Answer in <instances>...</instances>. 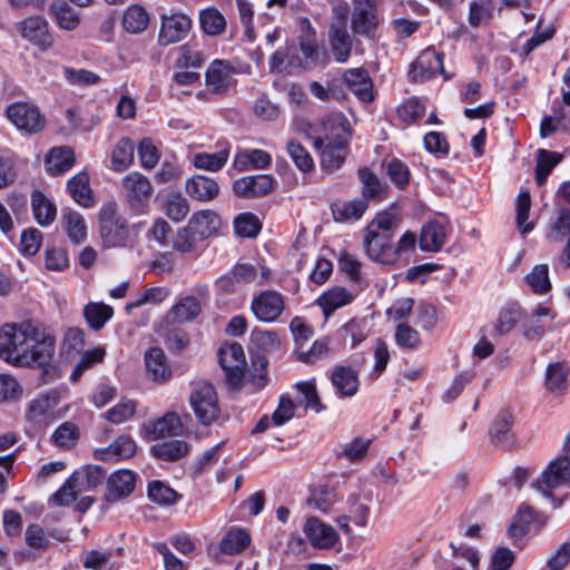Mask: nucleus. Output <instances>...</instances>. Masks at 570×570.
Wrapping results in <instances>:
<instances>
[{
	"instance_id": "1",
	"label": "nucleus",
	"mask_w": 570,
	"mask_h": 570,
	"mask_svg": "<svg viewBox=\"0 0 570 570\" xmlns=\"http://www.w3.org/2000/svg\"><path fill=\"white\" fill-rule=\"evenodd\" d=\"M53 340L32 323L6 324L0 328V356L14 364L43 363L51 354Z\"/></svg>"
},
{
	"instance_id": "2",
	"label": "nucleus",
	"mask_w": 570,
	"mask_h": 570,
	"mask_svg": "<svg viewBox=\"0 0 570 570\" xmlns=\"http://www.w3.org/2000/svg\"><path fill=\"white\" fill-rule=\"evenodd\" d=\"M396 216L392 212H381L368 223L364 230L363 246L366 255L381 263L389 262V252H391V242L393 238V227Z\"/></svg>"
},
{
	"instance_id": "3",
	"label": "nucleus",
	"mask_w": 570,
	"mask_h": 570,
	"mask_svg": "<svg viewBox=\"0 0 570 570\" xmlns=\"http://www.w3.org/2000/svg\"><path fill=\"white\" fill-rule=\"evenodd\" d=\"M100 235L105 246L124 247L129 240V225L127 220L117 214L115 203H106L99 212Z\"/></svg>"
},
{
	"instance_id": "4",
	"label": "nucleus",
	"mask_w": 570,
	"mask_h": 570,
	"mask_svg": "<svg viewBox=\"0 0 570 570\" xmlns=\"http://www.w3.org/2000/svg\"><path fill=\"white\" fill-rule=\"evenodd\" d=\"M189 404L198 422L203 425H209L219 417L220 406L217 392L207 382H198L193 386Z\"/></svg>"
},
{
	"instance_id": "5",
	"label": "nucleus",
	"mask_w": 570,
	"mask_h": 570,
	"mask_svg": "<svg viewBox=\"0 0 570 570\" xmlns=\"http://www.w3.org/2000/svg\"><path fill=\"white\" fill-rule=\"evenodd\" d=\"M68 389H52L29 402L24 417L35 428L41 429L53 421V409L67 397Z\"/></svg>"
},
{
	"instance_id": "6",
	"label": "nucleus",
	"mask_w": 570,
	"mask_h": 570,
	"mask_svg": "<svg viewBox=\"0 0 570 570\" xmlns=\"http://www.w3.org/2000/svg\"><path fill=\"white\" fill-rule=\"evenodd\" d=\"M121 191L129 208L145 214L154 193L151 181L139 171H131L121 179Z\"/></svg>"
},
{
	"instance_id": "7",
	"label": "nucleus",
	"mask_w": 570,
	"mask_h": 570,
	"mask_svg": "<svg viewBox=\"0 0 570 570\" xmlns=\"http://www.w3.org/2000/svg\"><path fill=\"white\" fill-rule=\"evenodd\" d=\"M191 27L193 21L186 13L161 14L157 41L161 47L181 42L188 37Z\"/></svg>"
},
{
	"instance_id": "8",
	"label": "nucleus",
	"mask_w": 570,
	"mask_h": 570,
	"mask_svg": "<svg viewBox=\"0 0 570 570\" xmlns=\"http://www.w3.org/2000/svg\"><path fill=\"white\" fill-rule=\"evenodd\" d=\"M8 119L19 129L28 134H37L45 128V117L37 106L18 101L8 106Z\"/></svg>"
},
{
	"instance_id": "9",
	"label": "nucleus",
	"mask_w": 570,
	"mask_h": 570,
	"mask_svg": "<svg viewBox=\"0 0 570 570\" xmlns=\"http://www.w3.org/2000/svg\"><path fill=\"white\" fill-rule=\"evenodd\" d=\"M219 364L225 372L227 381L230 385H238L245 374L246 358L240 344L228 343L219 348Z\"/></svg>"
},
{
	"instance_id": "10",
	"label": "nucleus",
	"mask_w": 570,
	"mask_h": 570,
	"mask_svg": "<svg viewBox=\"0 0 570 570\" xmlns=\"http://www.w3.org/2000/svg\"><path fill=\"white\" fill-rule=\"evenodd\" d=\"M285 308L284 297L276 291H263L250 303L255 317L265 323L276 321Z\"/></svg>"
},
{
	"instance_id": "11",
	"label": "nucleus",
	"mask_w": 570,
	"mask_h": 570,
	"mask_svg": "<svg viewBox=\"0 0 570 570\" xmlns=\"http://www.w3.org/2000/svg\"><path fill=\"white\" fill-rule=\"evenodd\" d=\"M21 37L45 51L52 46L48 22L38 16L29 17L18 24Z\"/></svg>"
},
{
	"instance_id": "12",
	"label": "nucleus",
	"mask_w": 570,
	"mask_h": 570,
	"mask_svg": "<svg viewBox=\"0 0 570 570\" xmlns=\"http://www.w3.org/2000/svg\"><path fill=\"white\" fill-rule=\"evenodd\" d=\"M439 72H443V53L432 48L423 50L411 65L409 76L414 81H425Z\"/></svg>"
},
{
	"instance_id": "13",
	"label": "nucleus",
	"mask_w": 570,
	"mask_h": 570,
	"mask_svg": "<svg viewBox=\"0 0 570 570\" xmlns=\"http://www.w3.org/2000/svg\"><path fill=\"white\" fill-rule=\"evenodd\" d=\"M570 481V458L562 455L552 461L541 474V479L537 481L535 488L544 495L549 492L547 489L558 488Z\"/></svg>"
},
{
	"instance_id": "14",
	"label": "nucleus",
	"mask_w": 570,
	"mask_h": 570,
	"mask_svg": "<svg viewBox=\"0 0 570 570\" xmlns=\"http://www.w3.org/2000/svg\"><path fill=\"white\" fill-rule=\"evenodd\" d=\"M274 188V179L269 175L245 176L234 181L233 190L242 198H256L269 194Z\"/></svg>"
},
{
	"instance_id": "15",
	"label": "nucleus",
	"mask_w": 570,
	"mask_h": 570,
	"mask_svg": "<svg viewBox=\"0 0 570 570\" xmlns=\"http://www.w3.org/2000/svg\"><path fill=\"white\" fill-rule=\"evenodd\" d=\"M136 487V474L130 470H118L107 479L105 500L117 502L131 494Z\"/></svg>"
},
{
	"instance_id": "16",
	"label": "nucleus",
	"mask_w": 570,
	"mask_h": 570,
	"mask_svg": "<svg viewBox=\"0 0 570 570\" xmlns=\"http://www.w3.org/2000/svg\"><path fill=\"white\" fill-rule=\"evenodd\" d=\"M351 137L348 120L342 112H333L322 120V134L315 141L347 142Z\"/></svg>"
},
{
	"instance_id": "17",
	"label": "nucleus",
	"mask_w": 570,
	"mask_h": 570,
	"mask_svg": "<svg viewBox=\"0 0 570 570\" xmlns=\"http://www.w3.org/2000/svg\"><path fill=\"white\" fill-rule=\"evenodd\" d=\"M304 533L311 544L317 549H330L338 540V535L334 528L324 523L316 517L307 519L304 525Z\"/></svg>"
},
{
	"instance_id": "18",
	"label": "nucleus",
	"mask_w": 570,
	"mask_h": 570,
	"mask_svg": "<svg viewBox=\"0 0 570 570\" xmlns=\"http://www.w3.org/2000/svg\"><path fill=\"white\" fill-rule=\"evenodd\" d=\"M381 24L379 11L353 10L350 18V28L354 36L367 40L377 38V30Z\"/></svg>"
},
{
	"instance_id": "19",
	"label": "nucleus",
	"mask_w": 570,
	"mask_h": 570,
	"mask_svg": "<svg viewBox=\"0 0 570 570\" xmlns=\"http://www.w3.org/2000/svg\"><path fill=\"white\" fill-rule=\"evenodd\" d=\"M331 383L341 397L354 396L360 386L357 372L344 365H336L331 373Z\"/></svg>"
},
{
	"instance_id": "20",
	"label": "nucleus",
	"mask_w": 570,
	"mask_h": 570,
	"mask_svg": "<svg viewBox=\"0 0 570 570\" xmlns=\"http://www.w3.org/2000/svg\"><path fill=\"white\" fill-rule=\"evenodd\" d=\"M348 89L363 102L373 100V85L368 72L363 68L348 69L344 72Z\"/></svg>"
},
{
	"instance_id": "21",
	"label": "nucleus",
	"mask_w": 570,
	"mask_h": 570,
	"mask_svg": "<svg viewBox=\"0 0 570 570\" xmlns=\"http://www.w3.org/2000/svg\"><path fill=\"white\" fill-rule=\"evenodd\" d=\"M233 67L225 60H214L206 71V85L215 94L227 91L232 79Z\"/></svg>"
},
{
	"instance_id": "22",
	"label": "nucleus",
	"mask_w": 570,
	"mask_h": 570,
	"mask_svg": "<svg viewBox=\"0 0 570 570\" xmlns=\"http://www.w3.org/2000/svg\"><path fill=\"white\" fill-rule=\"evenodd\" d=\"M137 450L136 442L128 435H120L109 446L97 449L95 458L102 461L131 458Z\"/></svg>"
},
{
	"instance_id": "23",
	"label": "nucleus",
	"mask_w": 570,
	"mask_h": 570,
	"mask_svg": "<svg viewBox=\"0 0 570 570\" xmlns=\"http://www.w3.org/2000/svg\"><path fill=\"white\" fill-rule=\"evenodd\" d=\"M272 156L263 149H246L235 155L233 167L237 171L258 170L269 167Z\"/></svg>"
},
{
	"instance_id": "24",
	"label": "nucleus",
	"mask_w": 570,
	"mask_h": 570,
	"mask_svg": "<svg viewBox=\"0 0 570 570\" xmlns=\"http://www.w3.org/2000/svg\"><path fill=\"white\" fill-rule=\"evenodd\" d=\"M67 190L71 198L81 207L90 208L95 204V197L86 171L73 175L67 183Z\"/></svg>"
},
{
	"instance_id": "25",
	"label": "nucleus",
	"mask_w": 570,
	"mask_h": 570,
	"mask_svg": "<svg viewBox=\"0 0 570 570\" xmlns=\"http://www.w3.org/2000/svg\"><path fill=\"white\" fill-rule=\"evenodd\" d=\"M367 207L365 199L335 200L331 205V210L335 222L350 223L358 220Z\"/></svg>"
},
{
	"instance_id": "26",
	"label": "nucleus",
	"mask_w": 570,
	"mask_h": 570,
	"mask_svg": "<svg viewBox=\"0 0 570 570\" xmlns=\"http://www.w3.org/2000/svg\"><path fill=\"white\" fill-rule=\"evenodd\" d=\"M185 189L193 199L198 202H209L219 193L216 180L203 175H196L187 179Z\"/></svg>"
},
{
	"instance_id": "27",
	"label": "nucleus",
	"mask_w": 570,
	"mask_h": 570,
	"mask_svg": "<svg viewBox=\"0 0 570 570\" xmlns=\"http://www.w3.org/2000/svg\"><path fill=\"white\" fill-rule=\"evenodd\" d=\"M314 145L321 153L323 168L333 171L341 167L347 153V142L314 141Z\"/></svg>"
},
{
	"instance_id": "28",
	"label": "nucleus",
	"mask_w": 570,
	"mask_h": 570,
	"mask_svg": "<svg viewBox=\"0 0 570 570\" xmlns=\"http://www.w3.org/2000/svg\"><path fill=\"white\" fill-rule=\"evenodd\" d=\"M75 163V153L71 147H53L46 157V169L51 175H60L68 171Z\"/></svg>"
},
{
	"instance_id": "29",
	"label": "nucleus",
	"mask_w": 570,
	"mask_h": 570,
	"mask_svg": "<svg viewBox=\"0 0 570 570\" xmlns=\"http://www.w3.org/2000/svg\"><path fill=\"white\" fill-rule=\"evenodd\" d=\"M354 294L344 287H333L317 298L318 306L323 309L325 317H330L336 309L351 304Z\"/></svg>"
},
{
	"instance_id": "30",
	"label": "nucleus",
	"mask_w": 570,
	"mask_h": 570,
	"mask_svg": "<svg viewBox=\"0 0 570 570\" xmlns=\"http://www.w3.org/2000/svg\"><path fill=\"white\" fill-rule=\"evenodd\" d=\"M328 37L335 60L341 63L346 62L351 56L353 40L345 26H332Z\"/></svg>"
},
{
	"instance_id": "31",
	"label": "nucleus",
	"mask_w": 570,
	"mask_h": 570,
	"mask_svg": "<svg viewBox=\"0 0 570 570\" xmlns=\"http://www.w3.org/2000/svg\"><path fill=\"white\" fill-rule=\"evenodd\" d=\"M547 518L534 511L530 505H522L518 513L515 522H513L509 529L511 537H518L530 530L531 525L541 528L546 524Z\"/></svg>"
},
{
	"instance_id": "32",
	"label": "nucleus",
	"mask_w": 570,
	"mask_h": 570,
	"mask_svg": "<svg viewBox=\"0 0 570 570\" xmlns=\"http://www.w3.org/2000/svg\"><path fill=\"white\" fill-rule=\"evenodd\" d=\"M513 416L508 411L500 412L490 428V438L495 445L507 446L512 444L513 435L511 432Z\"/></svg>"
},
{
	"instance_id": "33",
	"label": "nucleus",
	"mask_w": 570,
	"mask_h": 570,
	"mask_svg": "<svg viewBox=\"0 0 570 570\" xmlns=\"http://www.w3.org/2000/svg\"><path fill=\"white\" fill-rule=\"evenodd\" d=\"M183 431V423L178 414L174 412L166 413L163 417L156 420L148 428L147 432L153 439H164L175 436Z\"/></svg>"
},
{
	"instance_id": "34",
	"label": "nucleus",
	"mask_w": 570,
	"mask_h": 570,
	"mask_svg": "<svg viewBox=\"0 0 570 570\" xmlns=\"http://www.w3.org/2000/svg\"><path fill=\"white\" fill-rule=\"evenodd\" d=\"M31 207L40 226H49L57 217L56 205L40 190H35L31 194Z\"/></svg>"
},
{
	"instance_id": "35",
	"label": "nucleus",
	"mask_w": 570,
	"mask_h": 570,
	"mask_svg": "<svg viewBox=\"0 0 570 570\" xmlns=\"http://www.w3.org/2000/svg\"><path fill=\"white\" fill-rule=\"evenodd\" d=\"M71 476L79 485V490L85 492L100 485L106 478V471L99 465L87 464L75 471Z\"/></svg>"
},
{
	"instance_id": "36",
	"label": "nucleus",
	"mask_w": 570,
	"mask_h": 570,
	"mask_svg": "<svg viewBox=\"0 0 570 570\" xmlns=\"http://www.w3.org/2000/svg\"><path fill=\"white\" fill-rule=\"evenodd\" d=\"M219 216L213 210H200L193 215L189 228L199 237L205 238L218 230Z\"/></svg>"
},
{
	"instance_id": "37",
	"label": "nucleus",
	"mask_w": 570,
	"mask_h": 570,
	"mask_svg": "<svg viewBox=\"0 0 570 570\" xmlns=\"http://www.w3.org/2000/svg\"><path fill=\"white\" fill-rule=\"evenodd\" d=\"M445 229L436 222H430L423 226L420 236V247L424 252H438L445 242Z\"/></svg>"
},
{
	"instance_id": "38",
	"label": "nucleus",
	"mask_w": 570,
	"mask_h": 570,
	"mask_svg": "<svg viewBox=\"0 0 570 570\" xmlns=\"http://www.w3.org/2000/svg\"><path fill=\"white\" fill-rule=\"evenodd\" d=\"M63 228L73 244H81L87 238V224L81 214L67 210L61 217Z\"/></svg>"
},
{
	"instance_id": "39",
	"label": "nucleus",
	"mask_w": 570,
	"mask_h": 570,
	"mask_svg": "<svg viewBox=\"0 0 570 570\" xmlns=\"http://www.w3.org/2000/svg\"><path fill=\"white\" fill-rule=\"evenodd\" d=\"M146 368L154 381H165L170 376L166 355L159 347H151L145 355Z\"/></svg>"
},
{
	"instance_id": "40",
	"label": "nucleus",
	"mask_w": 570,
	"mask_h": 570,
	"mask_svg": "<svg viewBox=\"0 0 570 570\" xmlns=\"http://www.w3.org/2000/svg\"><path fill=\"white\" fill-rule=\"evenodd\" d=\"M150 451L157 459L176 461L189 452V445L184 440H170L153 445Z\"/></svg>"
},
{
	"instance_id": "41",
	"label": "nucleus",
	"mask_w": 570,
	"mask_h": 570,
	"mask_svg": "<svg viewBox=\"0 0 570 570\" xmlns=\"http://www.w3.org/2000/svg\"><path fill=\"white\" fill-rule=\"evenodd\" d=\"M112 315V307L105 303L90 302L83 307L85 320L94 331L101 330Z\"/></svg>"
},
{
	"instance_id": "42",
	"label": "nucleus",
	"mask_w": 570,
	"mask_h": 570,
	"mask_svg": "<svg viewBox=\"0 0 570 570\" xmlns=\"http://www.w3.org/2000/svg\"><path fill=\"white\" fill-rule=\"evenodd\" d=\"M161 209L171 220L181 222L189 213V205L180 193L171 191L163 199Z\"/></svg>"
},
{
	"instance_id": "43",
	"label": "nucleus",
	"mask_w": 570,
	"mask_h": 570,
	"mask_svg": "<svg viewBox=\"0 0 570 570\" xmlns=\"http://www.w3.org/2000/svg\"><path fill=\"white\" fill-rule=\"evenodd\" d=\"M199 23L202 30L208 36H219L226 29V19L216 8H206L199 12Z\"/></svg>"
},
{
	"instance_id": "44",
	"label": "nucleus",
	"mask_w": 570,
	"mask_h": 570,
	"mask_svg": "<svg viewBox=\"0 0 570 570\" xmlns=\"http://www.w3.org/2000/svg\"><path fill=\"white\" fill-rule=\"evenodd\" d=\"M149 23V16L145 8L135 4L127 8L122 16V26L129 33L145 31Z\"/></svg>"
},
{
	"instance_id": "45",
	"label": "nucleus",
	"mask_w": 570,
	"mask_h": 570,
	"mask_svg": "<svg viewBox=\"0 0 570 570\" xmlns=\"http://www.w3.org/2000/svg\"><path fill=\"white\" fill-rule=\"evenodd\" d=\"M200 311L202 306L196 297L185 296L171 307L168 317L174 322L183 323L196 317Z\"/></svg>"
},
{
	"instance_id": "46",
	"label": "nucleus",
	"mask_w": 570,
	"mask_h": 570,
	"mask_svg": "<svg viewBox=\"0 0 570 570\" xmlns=\"http://www.w3.org/2000/svg\"><path fill=\"white\" fill-rule=\"evenodd\" d=\"M134 142L129 138H121L111 153V167L115 171H124L134 161Z\"/></svg>"
},
{
	"instance_id": "47",
	"label": "nucleus",
	"mask_w": 570,
	"mask_h": 570,
	"mask_svg": "<svg viewBox=\"0 0 570 570\" xmlns=\"http://www.w3.org/2000/svg\"><path fill=\"white\" fill-rule=\"evenodd\" d=\"M522 315V308L511 303L505 305L499 313L498 320L494 324V332L498 335H504L509 333L520 321Z\"/></svg>"
},
{
	"instance_id": "48",
	"label": "nucleus",
	"mask_w": 570,
	"mask_h": 570,
	"mask_svg": "<svg viewBox=\"0 0 570 570\" xmlns=\"http://www.w3.org/2000/svg\"><path fill=\"white\" fill-rule=\"evenodd\" d=\"M567 375L568 371L563 363L550 364L546 372L547 389L556 395L563 394L567 387Z\"/></svg>"
},
{
	"instance_id": "49",
	"label": "nucleus",
	"mask_w": 570,
	"mask_h": 570,
	"mask_svg": "<svg viewBox=\"0 0 570 570\" xmlns=\"http://www.w3.org/2000/svg\"><path fill=\"white\" fill-rule=\"evenodd\" d=\"M367 322L365 320L352 318L340 328L342 338L350 342L351 347L357 346L368 336Z\"/></svg>"
},
{
	"instance_id": "50",
	"label": "nucleus",
	"mask_w": 570,
	"mask_h": 570,
	"mask_svg": "<svg viewBox=\"0 0 570 570\" xmlns=\"http://www.w3.org/2000/svg\"><path fill=\"white\" fill-rule=\"evenodd\" d=\"M250 542L249 534L243 529H232L220 541V550L226 554L240 553Z\"/></svg>"
},
{
	"instance_id": "51",
	"label": "nucleus",
	"mask_w": 570,
	"mask_h": 570,
	"mask_svg": "<svg viewBox=\"0 0 570 570\" xmlns=\"http://www.w3.org/2000/svg\"><path fill=\"white\" fill-rule=\"evenodd\" d=\"M229 157L228 149H222L217 153H198L194 156L193 164L198 169L208 171H218L227 163Z\"/></svg>"
},
{
	"instance_id": "52",
	"label": "nucleus",
	"mask_w": 570,
	"mask_h": 570,
	"mask_svg": "<svg viewBox=\"0 0 570 570\" xmlns=\"http://www.w3.org/2000/svg\"><path fill=\"white\" fill-rule=\"evenodd\" d=\"M525 282L534 294H546L551 289L549 279V267L547 264L535 265L531 272L525 275Z\"/></svg>"
},
{
	"instance_id": "53",
	"label": "nucleus",
	"mask_w": 570,
	"mask_h": 570,
	"mask_svg": "<svg viewBox=\"0 0 570 570\" xmlns=\"http://www.w3.org/2000/svg\"><path fill=\"white\" fill-rule=\"evenodd\" d=\"M295 386L301 395L298 399V404L303 405L306 410H312L316 413L325 410V406L321 402L314 383L299 382Z\"/></svg>"
},
{
	"instance_id": "54",
	"label": "nucleus",
	"mask_w": 570,
	"mask_h": 570,
	"mask_svg": "<svg viewBox=\"0 0 570 570\" xmlns=\"http://www.w3.org/2000/svg\"><path fill=\"white\" fill-rule=\"evenodd\" d=\"M570 234V212L560 209L554 219L549 223L547 239L549 242L560 243L566 235Z\"/></svg>"
},
{
	"instance_id": "55",
	"label": "nucleus",
	"mask_w": 570,
	"mask_h": 570,
	"mask_svg": "<svg viewBox=\"0 0 570 570\" xmlns=\"http://www.w3.org/2000/svg\"><path fill=\"white\" fill-rule=\"evenodd\" d=\"M236 234L243 238L256 237L262 228L258 217L252 213H242L234 219Z\"/></svg>"
},
{
	"instance_id": "56",
	"label": "nucleus",
	"mask_w": 570,
	"mask_h": 570,
	"mask_svg": "<svg viewBox=\"0 0 570 570\" xmlns=\"http://www.w3.org/2000/svg\"><path fill=\"white\" fill-rule=\"evenodd\" d=\"M148 498L158 504L170 505L178 500L179 495L169 485L156 480L148 485Z\"/></svg>"
},
{
	"instance_id": "57",
	"label": "nucleus",
	"mask_w": 570,
	"mask_h": 570,
	"mask_svg": "<svg viewBox=\"0 0 570 570\" xmlns=\"http://www.w3.org/2000/svg\"><path fill=\"white\" fill-rule=\"evenodd\" d=\"M106 355V350L101 346L95 347L92 350L86 351L80 361L76 364L70 380L72 382H77L85 371L94 366L95 364L101 363Z\"/></svg>"
},
{
	"instance_id": "58",
	"label": "nucleus",
	"mask_w": 570,
	"mask_h": 570,
	"mask_svg": "<svg viewBox=\"0 0 570 570\" xmlns=\"http://www.w3.org/2000/svg\"><path fill=\"white\" fill-rule=\"evenodd\" d=\"M358 178L362 183L363 198H380L381 195L384 193V187L381 184L380 179L368 168H361L358 170Z\"/></svg>"
},
{
	"instance_id": "59",
	"label": "nucleus",
	"mask_w": 570,
	"mask_h": 570,
	"mask_svg": "<svg viewBox=\"0 0 570 570\" xmlns=\"http://www.w3.org/2000/svg\"><path fill=\"white\" fill-rule=\"evenodd\" d=\"M136 403L132 400L121 399L115 406L104 413V417L114 424H121L134 416Z\"/></svg>"
},
{
	"instance_id": "60",
	"label": "nucleus",
	"mask_w": 570,
	"mask_h": 570,
	"mask_svg": "<svg viewBox=\"0 0 570 570\" xmlns=\"http://www.w3.org/2000/svg\"><path fill=\"white\" fill-rule=\"evenodd\" d=\"M65 80L71 86H92L100 81V77L87 69H75L72 67H63L62 69Z\"/></svg>"
},
{
	"instance_id": "61",
	"label": "nucleus",
	"mask_w": 570,
	"mask_h": 570,
	"mask_svg": "<svg viewBox=\"0 0 570 570\" xmlns=\"http://www.w3.org/2000/svg\"><path fill=\"white\" fill-rule=\"evenodd\" d=\"M531 207V197L529 191H522L517 198V226L522 234L529 233L533 229V224L528 222Z\"/></svg>"
},
{
	"instance_id": "62",
	"label": "nucleus",
	"mask_w": 570,
	"mask_h": 570,
	"mask_svg": "<svg viewBox=\"0 0 570 570\" xmlns=\"http://www.w3.org/2000/svg\"><path fill=\"white\" fill-rule=\"evenodd\" d=\"M560 160L561 156L559 154L539 149L535 166V179L538 184H542L547 179L548 175Z\"/></svg>"
},
{
	"instance_id": "63",
	"label": "nucleus",
	"mask_w": 570,
	"mask_h": 570,
	"mask_svg": "<svg viewBox=\"0 0 570 570\" xmlns=\"http://www.w3.org/2000/svg\"><path fill=\"white\" fill-rule=\"evenodd\" d=\"M204 63V57L200 51L196 50L189 43L181 45L178 48V58L176 67L181 69H199Z\"/></svg>"
},
{
	"instance_id": "64",
	"label": "nucleus",
	"mask_w": 570,
	"mask_h": 570,
	"mask_svg": "<svg viewBox=\"0 0 570 570\" xmlns=\"http://www.w3.org/2000/svg\"><path fill=\"white\" fill-rule=\"evenodd\" d=\"M79 438V430L72 422H63L53 432L52 442L59 448H71Z\"/></svg>"
}]
</instances>
